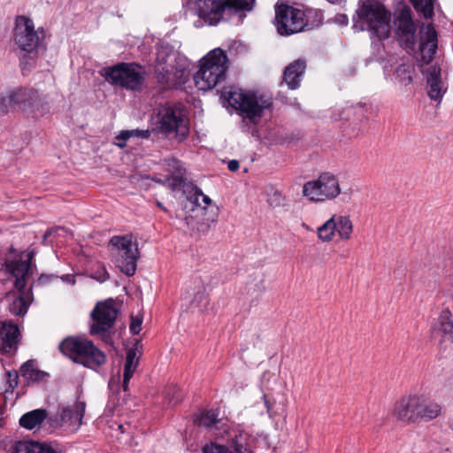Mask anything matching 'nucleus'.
<instances>
[{
    "instance_id": "1",
    "label": "nucleus",
    "mask_w": 453,
    "mask_h": 453,
    "mask_svg": "<svg viewBox=\"0 0 453 453\" xmlns=\"http://www.w3.org/2000/svg\"><path fill=\"white\" fill-rule=\"evenodd\" d=\"M154 73L157 82L165 88H171L185 82L188 64L173 47L161 46L157 52Z\"/></svg>"
},
{
    "instance_id": "2",
    "label": "nucleus",
    "mask_w": 453,
    "mask_h": 453,
    "mask_svg": "<svg viewBox=\"0 0 453 453\" xmlns=\"http://www.w3.org/2000/svg\"><path fill=\"white\" fill-rule=\"evenodd\" d=\"M198 16L207 25L216 26L225 15L240 17L251 12L256 0H197Z\"/></svg>"
},
{
    "instance_id": "3",
    "label": "nucleus",
    "mask_w": 453,
    "mask_h": 453,
    "mask_svg": "<svg viewBox=\"0 0 453 453\" xmlns=\"http://www.w3.org/2000/svg\"><path fill=\"white\" fill-rule=\"evenodd\" d=\"M441 412L439 403L427 400L423 395H413L403 397L395 404L393 415L406 423L429 421Z\"/></svg>"
},
{
    "instance_id": "4",
    "label": "nucleus",
    "mask_w": 453,
    "mask_h": 453,
    "mask_svg": "<svg viewBox=\"0 0 453 453\" xmlns=\"http://www.w3.org/2000/svg\"><path fill=\"white\" fill-rule=\"evenodd\" d=\"M58 349L74 363L89 369L96 370L107 361L105 353L88 339L66 337L60 342Z\"/></svg>"
},
{
    "instance_id": "5",
    "label": "nucleus",
    "mask_w": 453,
    "mask_h": 453,
    "mask_svg": "<svg viewBox=\"0 0 453 453\" xmlns=\"http://www.w3.org/2000/svg\"><path fill=\"white\" fill-rule=\"evenodd\" d=\"M391 14L381 5L362 3L353 17V28L367 30L379 40L388 37Z\"/></svg>"
},
{
    "instance_id": "6",
    "label": "nucleus",
    "mask_w": 453,
    "mask_h": 453,
    "mask_svg": "<svg viewBox=\"0 0 453 453\" xmlns=\"http://www.w3.org/2000/svg\"><path fill=\"white\" fill-rule=\"evenodd\" d=\"M227 57L221 49L210 51L200 61V68L194 74L196 87L208 91L222 82L227 70Z\"/></svg>"
},
{
    "instance_id": "7",
    "label": "nucleus",
    "mask_w": 453,
    "mask_h": 453,
    "mask_svg": "<svg viewBox=\"0 0 453 453\" xmlns=\"http://www.w3.org/2000/svg\"><path fill=\"white\" fill-rule=\"evenodd\" d=\"M222 96L242 119L253 124H257L264 111L273 104L272 100L264 96L233 88L224 91Z\"/></svg>"
},
{
    "instance_id": "8",
    "label": "nucleus",
    "mask_w": 453,
    "mask_h": 453,
    "mask_svg": "<svg viewBox=\"0 0 453 453\" xmlns=\"http://www.w3.org/2000/svg\"><path fill=\"white\" fill-rule=\"evenodd\" d=\"M100 74L108 83L126 90L141 91L145 86V68L134 62H122L104 67Z\"/></svg>"
},
{
    "instance_id": "9",
    "label": "nucleus",
    "mask_w": 453,
    "mask_h": 453,
    "mask_svg": "<svg viewBox=\"0 0 453 453\" xmlns=\"http://www.w3.org/2000/svg\"><path fill=\"white\" fill-rule=\"evenodd\" d=\"M111 256L115 265L127 276L135 273L140 257L138 244L131 234L115 235L110 239Z\"/></svg>"
},
{
    "instance_id": "10",
    "label": "nucleus",
    "mask_w": 453,
    "mask_h": 453,
    "mask_svg": "<svg viewBox=\"0 0 453 453\" xmlns=\"http://www.w3.org/2000/svg\"><path fill=\"white\" fill-rule=\"evenodd\" d=\"M118 314L119 310L114 306L112 299L97 302L90 312V335H97L104 342L112 344L111 336Z\"/></svg>"
},
{
    "instance_id": "11",
    "label": "nucleus",
    "mask_w": 453,
    "mask_h": 453,
    "mask_svg": "<svg viewBox=\"0 0 453 453\" xmlns=\"http://www.w3.org/2000/svg\"><path fill=\"white\" fill-rule=\"evenodd\" d=\"M158 127L166 136L183 141L189 133L188 119L183 109L176 104H165L158 111Z\"/></svg>"
},
{
    "instance_id": "12",
    "label": "nucleus",
    "mask_w": 453,
    "mask_h": 453,
    "mask_svg": "<svg viewBox=\"0 0 453 453\" xmlns=\"http://www.w3.org/2000/svg\"><path fill=\"white\" fill-rule=\"evenodd\" d=\"M274 24L280 35H290L303 31L308 21L303 11L281 4L275 6Z\"/></svg>"
},
{
    "instance_id": "13",
    "label": "nucleus",
    "mask_w": 453,
    "mask_h": 453,
    "mask_svg": "<svg viewBox=\"0 0 453 453\" xmlns=\"http://www.w3.org/2000/svg\"><path fill=\"white\" fill-rule=\"evenodd\" d=\"M341 193L339 180L330 173H323L315 180L303 185V194L311 201L323 202L335 198Z\"/></svg>"
},
{
    "instance_id": "14",
    "label": "nucleus",
    "mask_w": 453,
    "mask_h": 453,
    "mask_svg": "<svg viewBox=\"0 0 453 453\" xmlns=\"http://www.w3.org/2000/svg\"><path fill=\"white\" fill-rule=\"evenodd\" d=\"M394 31L400 45L406 50H414L417 42V27L409 6L402 5L394 12Z\"/></svg>"
},
{
    "instance_id": "15",
    "label": "nucleus",
    "mask_w": 453,
    "mask_h": 453,
    "mask_svg": "<svg viewBox=\"0 0 453 453\" xmlns=\"http://www.w3.org/2000/svg\"><path fill=\"white\" fill-rule=\"evenodd\" d=\"M44 36L42 29H35L34 22L26 16H19L13 31L14 43L21 50L33 53Z\"/></svg>"
},
{
    "instance_id": "16",
    "label": "nucleus",
    "mask_w": 453,
    "mask_h": 453,
    "mask_svg": "<svg viewBox=\"0 0 453 453\" xmlns=\"http://www.w3.org/2000/svg\"><path fill=\"white\" fill-rule=\"evenodd\" d=\"M12 104L25 111L34 112L42 105L43 99L37 90L30 88H16L11 90Z\"/></svg>"
},
{
    "instance_id": "17",
    "label": "nucleus",
    "mask_w": 453,
    "mask_h": 453,
    "mask_svg": "<svg viewBox=\"0 0 453 453\" xmlns=\"http://www.w3.org/2000/svg\"><path fill=\"white\" fill-rule=\"evenodd\" d=\"M427 84V94L432 100H441L446 91L441 80V69L438 65H428L423 71Z\"/></svg>"
},
{
    "instance_id": "18",
    "label": "nucleus",
    "mask_w": 453,
    "mask_h": 453,
    "mask_svg": "<svg viewBox=\"0 0 453 453\" xmlns=\"http://www.w3.org/2000/svg\"><path fill=\"white\" fill-rule=\"evenodd\" d=\"M437 33L433 24H428L420 31L419 51L421 61L429 64L437 50Z\"/></svg>"
},
{
    "instance_id": "19",
    "label": "nucleus",
    "mask_w": 453,
    "mask_h": 453,
    "mask_svg": "<svg viewBox=\"0 0 453 453\" xmlns=\"http://www.w3.org/2000/svg\"><path fill=\"white\" fill-rule=\"evenodd\" d=\"M19 335V326L15 323L8 320L0 321V349L3 352L16 350Z\"/></svg>"
},
{
    "instance_id": "20",
    "label": "nucleus",
    "mask_w": 453,
    "mask_h": 453,
    "mask_svg": "<svg viewBox=\"0 0 453 453\" xmlns=\"http://www.w3.org/2000/svg\"><path fill=\"white\" fill-rule=\"evenodd\" d=\"M6 271L15 278L14 286L18 291L26 288L27 279L32 273V268L29 263H25L21 259H7L4 263Z\"/></svg>"
},
{
    "instance_id": "21",
    "label": "nucleus",
    "mask_w": 453,
    "mask_h": 453,
    "mask_svg": "<svg viewBox=\"0 0 453 453\" xmlns=\"http://www.w3.org/2000/svg\"><path fill=\"white\" fill-rule=\"evenodd\" d=\"M12 453H59L58 443L48 441H19L12 448Z\"/></svg>"
},
{
    "instance_id": "22",
    "label": "nucleus",
    "mask_w": 453,
    "mask_h": 453,
    "mask_svg": "<svg viewBox=\"0 0 453 453\" xmlns=\"http://www.w3.org/2000/svg\"><path fill=\"white\" fill-rule=\"evenodd\" d=\"M432 337H441L453 342V315L448 310H442L431 327Z\"/></svg>"
},
{
    "instance_id": "23",
    "label": "nucleus",
    "mask_w": 453,
    "mask_h": 453,
    "mask_svg": "<svg viewBox=\"0 0 453 453\" xmlns=\"http://www.w3.org/2000/svg\"><path fill=\"white\" fill-rule=\"evenodd\" d=\"M305 69L306 62L303 59L295 60L285 68L283 80L289 89H296L300 87Z\"/></svg>"
},
{
    "instance_id": "24",
    "label": "nucleus",
    "mask_w": 453,
    "mask_h": 453,
    "mask_svg": "<svg viewBox=\"0 0 453 453\" xmlns=\"http://www.w3.org/2000/svg\"><path fill=\"white\" fill-rule=\"evenodd\" d=\"M85 413V403H75L73 405L63 407L60 412L61 421L73 429L77 430L81 425Z\"/></svg>"
},
{
    "instance_id": "25",
    "label": "nucleus",
    "mask_w": 453,
    "mask_h": 453,
    "mask_svg": "<svg viewBox=\"0 0 453 453\" xmlns=\"http://www.w3.org/2000/svg\"><path fill=\"white\" fill-rule=\"evenodd\" d=\"M139 364V356L138 349L136 347H132L127 351L126 361L124 365V373H123V383L122 388L124 391L128 390V385L131 378L133 377L134 372Z\"/></svg>"
},
{
    "instance_id": "26",
    "label": "nucleus",
    "mask_w": 453,
    "mask_h": 453,
    "mask_svg": "<svg viewBox=\"0 0 453 453\" xmlns=\"http://www.w3.org/2000/svg\"><path fill=\"white\" fill-rule=\"evenodd\" d=\"M48 417V412L44 409H35L23 414L19 418V425L25 429H38Z\"/></svg>"
},
{
    "instance_id": "27",
    "label": "nucleus",
    "mask_w": 453,
    "mask_h": 453,
    "mask_svg": "<svg viewBox=\"0 0 453 453\" xmlns=\"http://www.w3.org/2000/svg\"><path fill=\"white\" fill-rule=\"evenodd\" d=\"M33 296L30 290L26 291L25 288L19 291V295L15 296L9 304V311L16 316H23L27 313V309L32 302Z\"/></svg>"
},
{
    "instance_id": "28",
    "label": "nucleus",
    "mask_w": 453,
    "mask_h": 453,
    "mask_svg": "<svg viewBox=\"0 0 453 453\" xmlns=\"http://www.w3.org/2000/svg\"><path fill=\"white\" fill-rule=\"evenodd\" d=\"M249 435L243 431H233L229 434L230 445L233 453H253L248 447Z\"/></svg>"
},
{
    "instance_id": "29",
    "label": "nucleus",
    "mask_w": 453,
    "mask_h": 453,
    "mask_svg": "<svg viewBox=\"0 0 453 453\" xmlns=\"http://www.w3.org/2000/svg\"><path fill=\"white\" fill-rule=\"evenodd\" d=\"M333 219H336L334 221L335 232L338 233L342 239L349 240L353 230V224L350 219L342 215H333Z\"/></svg>"
},
{
    "instance_id": "30",
    "label": "nucleus",
    "mask_w": 453,
    "mask_h": 453,
    "mask_svg": "<svg viewBox=\"0 0 453 453\" xmlns=\"http://www.w3.org/2000/svg\"><path fill=\"white\" fill-rule=\"evenodd\" d=\"M20 373L27 381L42 380L45 375L43 372L36 368L34 360H28L24 363L20 367Z\"/></svg>"
},
{
    "instance_id": "31",
    "label": "nucleus",
    "mask_w": 453,
    "mask_h": 453,
    "mask_svg": "<svg viewBox=\"0 0 453 453\" xmlns=\"http://www.w3.org/2000/svg\"><path fill=\"white\" fill-rule=\"evenodd\" d=\"M194 421L198 426L206 428H213L220 422L218 418V413L214 410L201 411L200 414L195 418Z\"/></svg>"
},
{
    "instance_id": "32",
    "label": "nucleus",
    "mask_w": 453,
    "mask_h": 453,
    "mask_svg": "<svg viewBox=\"0 0 453 453\" xmlns=\"http://www.w3.org/2000/svg\"><path fill=\"white\" fill-rule=\"evenodd\" d=\"M150 136V132L149 130H123L116 136V145L119 148H124L126 147V142L131 137H141L148 139Z\"/></svg>"
},
{
    "instance_id": "33",
    "label": "nucleus",
    "mask_w": 453,
    "mask_h": 453,
    "mask_svg": "<svg viewBox=\"0 0 453 453\" xmlns=\"http://www.w3.org/2000/svg\"><path fill=\"white\" fill-rule=\"evenodd\" d=\"M336 219H333V216L326 220L323 225L318 227V237L322 242H330L335 233V221Z\"/></svg>"
},
{
    "instance_id": "34",
    "label": "nucleus",
    "mask_w": 453,
    "mask_h": 453,
    "mask_svg": "<svg viewBox=\"0 0 453 453\" xmlns=\"http://www.w3.org/2000/svg\"><path fill=\"white\" fill-rule=\"evenodd\" d=\"M414 65L403 63L395 70V77L404 85L410 84L413 80Z\"/></svg>"
},
{
    "instance_id": "35",
    "label": "nucleus",
    "mask_w": 453,
    "mask_h": 453,
    "mask_svg": "<svg viewBox=\"0 0 453 453\" xmlns=\"http://www.w3.org/2000/svg\"><path fill=\"white\" fill-rule=\"evenodd\" d=\"M411 2L415 10L421 12L426 19H432L434 0H411Z\"/></svg>"
},
{
    "instance_id": "36",
    "label": "nucleus",
    "mask_w": 453,
    "mask_h": 453,
    "mask_svg": "<svg viewBox=\"0 0 453 453\" xmlns=\"http://www.w3.org/2000/svg\"><path fill=\"white\" fill-rule=\"evenodd\" d=\"M165 170L171 173V175H185L186 169L182 163L176 158H166L165 159Z\"/></svg>"
},
{
    "instance_id": "37",
    "label": "nucleus",
    "mask_w": 453,
    "mask_h": 453,
    "mask_svg": "<svg viewBox=\"0 0 453 453\" xmlns=\"http://www.w3.org/2000/svg\"><path fill=\"white\" fill-rule=\"evenodd\" d=\"M185 175L173 174L165 179L164 183L172 190L180 189L185 182Z\"/></svg>"
},
{
    "instance_id": "38",
    "label": "nucleus",
    "mask_w": 453,
    "mask_h": 453,
    "mask_svg": "<svg viewBox=\"0 0 453 453\" xmlns=\"http://www.w3.org/2000/svg\"><path fill=\"white\" fill-rule=\"evenodd\" d=\"M13 108L11 90L6 95H0V112L6 113Z\"/></svg>"
},
{
    "instance_id": "39",
    "label": "nucleus",
    "mask_w": 453,
    "mask_h": 453,
    "mask_svg": "<svg viewBox=\"0 0 453 453\" xmlns=\"http://www.w3.org/2000/svg\"><path fill=\"white\" fill-rule=\"evenodd\" d=\"M165 395L169 398L170 404H177L182 400V393L177 387L169 388V390L165 392Z\"/></svg>"
},
{
    "instance_id": "40",
    "label": "nucleus",
    "mask_w": 453,
    "mask_h": 453,
    "mask_svg": "<svg viewBox=\"0 0 453 453\" xmlns=\"http://www.w3.org/2000/svg\"><path fill=\"white\" fill-rule=\"evenodd\" d=\"M203 451V453H233L226 446L217 443H211L210 445L204 446Z\"/></svg>"
},
{
    "instance_id": "41",
    "label": "nucleus",
    "mask_w": 453,
    "mask_h": 453,
    "mask_svg": "<svg viewBox=\"0 0 453 453\" xmlns=\"http://www.w3.org/2000/svg\"><path fill=\"white\" fill-rule=\"evenodd\" d=\"M193 294L194 297L190 300V303L198 306L206 298L205 288L203 284L199 285L196 292Z\"/></svg>"
},
{
    "instance_id": "42",
    "label": "nucleus",
    "mask_w": 453,
    "mask_h": 453,
    "mask_svg": "<svg viewBox=\"0 0 453 453\" xmlns=\"http://www.w3.org/2000/svg\"><path fill=\"white\" fill-rule=\"evenodd\" d=\"M67 234L68 231L62 226L50 228L43 234V242H45L49 237H51L52 235L65 236Z\"/></svg>"
},
{
    "instance_id": "43",
    "label": "nucleus",
    "mask_w": 453,
    "mask_h": 453,
    "mask_svg": "<svg viewBox=\"0 0 453 453\" xmlns=\"http://www.w3.org/2000/svg\"><path fill=\"white\" fill-rule=\"evenodd\" d=\"M142 318L140 316H132L130 323V332L133 334H138L142 330Z\"/></svg>"
},
{
    "instance_id": "44",
    "label": "nucleus",
    "mask_w": 453,
    "mask_h": 453,
    "mask_svg": "<svg viewBox=\"0 0 453 453\" xmlns=\"http://www.w3.org/2000/svg\"><path fill=\"white\" fill-rule=\"evenodd\" d=\"M199 197H202L203 199V202L206 204V205H211V199L204 195L201 189H198V188H196V191H195V202L197 203L198 201H199Z\"/></svg>"
},
{
    "instance_id": "45",
    "label": "nucleus",
    "mask_w": 453,
    "mask_h": 453,
    "mask_svg": "<svg viewBox=\"0 0 453 453\" xmlns=\"http://www.w3.org/2000/svg\"><path fill=\"white\" fill-rule=\"evenodd\" d=\"M7 376H8V383H9V387L13 389L14 388H16L18 386V373L16 372H7Z\"/></svg>"
},
{
    "instance_id": "46",
    "label": "nucleus",
    "mask_w": 453,
    "mask_h": 453,
    "mask_svg": "<svg viewBox=\"0 0 453 453\" xmlns=\"http://www.w3.org/2000/svg\"><path fill=\"white\" fill-rule=\"evenodd\" d=\"M283 197L280 193L275 191L270 198V203L273 206L282 205Z\"/></svg>"
},
{
    "instance_id": "47",
    "label": "nucleus",
    "mask_w": 453,
    "mask_h": 453,
    "mask_svg": "<svg viewBox=\"0 0 453 453\" xmlns=\"http://www.w3.org/2000/svg\"><path fill=\"white\" fill-rule=\"evenodd\" d=\"M36 255V250L35 249H33L31 250H29L27 254V259L24 260L25 263H29V266L33 269V260H34V257Z\"/></svg>"
},
{
    "instance_id": "48",
    "label": "nucleus",
    "mask_w": 453,
    "mask_h": 453,
    "mask_svg": "<svg viewBox=\"0 0 453 453\" xmlns=\"http://www.w3.org/2000/svg\"><path fill=\"white\" fill-rule=\"evenodd\" d=\"M36 255V250L35 249H33L31 250H29L27 254V259L24 260L25 263H29V266L33 269V260H34V257Z\"/></svg>"
},
{
    "instance_id": "49",
    "label": "nucleus",
    "mask_w": 453,
    "mask_h": 453,
    "mask_svg": "<svg viewBox=\"0 0 453 453\" xmlns=\"http://www.w3.org/2000/svg\"><path fill=\"white\" fill-rule=\"evenodd\" d=\"M227 167H228L229 171L235 172L239 169L240 164L237 160L233 159L228 162Z\"/></svg>"
},
{
    "instance_id": "50",
    "label": "nucleus",
    "mask_w": 453,
    "mask_h": 453,
    "mask_svg": "<svg viewBox=\"0 0 453 453\" xmlns=\"http://www.w3.org/2000/svg\"><path fill=\"white\" fill-rule=\"evenodd\" d=\"M109 278V273L104 269L99 273L98 276H96V279L101 283L105 282Z\"/></svg>"
},
{
    "instance_id": "51",
    "label": "nucleus",
    "mask_w": 453,
    "mask_h": 453,
    "mask_svg": "<svg viewBox=\"0 0 453 453\" xmlns=\"http://www.w3.org/2000/svg\"><path fill=\"white\" fill-rule=\"evenodd\" d=\"M335 19L338 23L342 25H347L348 23V17L344 14H340L335 17Z\"/></svg>"
},
{
    "instance_id": "52",
    "label": "nucleus",
    "mask_w": 453,
    "mask_h": 453,
    "mask_svg": "<svg viewBox=\"0 0 453 453\" xmlns=\"http://www.w3.org/2000/svg\"><path fill=\"white\" fill-rule=\"evenodd\" d=\"M50 276L42 274L38 279V284H42V285L46 284L50 281Z\"/></svg>"
},
{
    "instance_id": "53",
    "label": "nucleus",
    "mask_w": 453,
    "mask_h": 453,
    "mask_svg": "<svg viewBox=\"0 0 453 453\" xmlns=\"http://www.w3.org/2000/svg\"><path fill=\"white\" fill-rule=\"evenodd\" d=\"M113 384H114V379H111L109 382V387L110 388H112L113 387Z\"/></svg>"
},
{
    "instance_id": "54",
    "label": "nucleus",
    "mask_w": 453,
    "mask_h": 453,
    "mask_svg": "<svg viewBox=\"0 0 453 453\" xmlns=\"http://www.w3.org/2000/svg\"><path fill=\"white\" fill-rule=\"evenodd\" d=\"M444 453H448V450H446Z\"/></svg>"
}]
</instances>
